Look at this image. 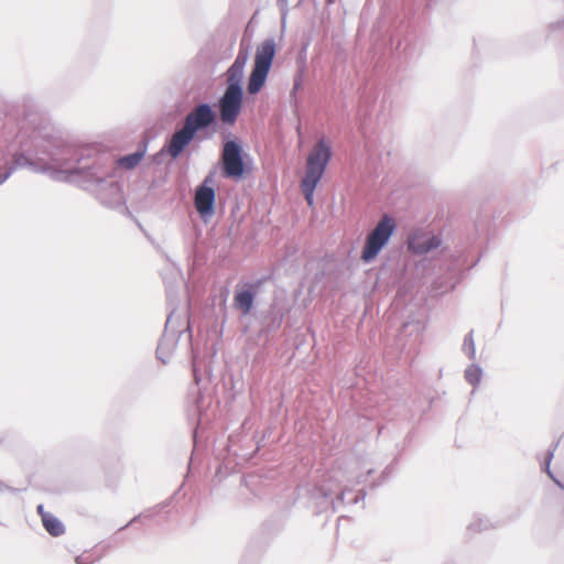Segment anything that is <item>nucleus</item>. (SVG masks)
Returning <instances> with one entry per match:
<instances>
[{
	"label": "nucleus",
	"instance_id": "f257e3e1",
	"mask_svg": "<svg viewBox=\"0 0 564 564\" xmlns=\"http://www.w3.org/2000/svg\"><path fill=\"white\" fill-rule=\"evenodd\" d=\"M330 158L332 150L329 143L325 139H321L314 145L306 159V170L301 182V188L310 206H313L315 188L319 183Z\"/></svg>",
	"mask_w": 564,
	"mask_h": 564
},
{
	"label": "nucleus",
	"instance_id": "f03ea898",
	"mask_svg": "<svg viewBox=\"0 0 564 564\" xmlns=\"http://www.w3.org/2000/svg\"><path fill=\"white\" fill-rule=\"evenodd\" d=\"M275 55V43L272 39H268L258 45L254 56V65L251 72L248 91L257 94L265 83Z\"/></svg>",
	"mask_w": 564,
	"mask_h": 564
},
{
	"label": "nucleus",
	"instance_id": "7ed1b4c3",
	"mask_svg": "<svg viewBox=\"0 0 564 564\" xmlns=\"http://www.w3.org/2000/svg\"><path fill=\"white\" fill-rule=\"evenodd\" d=\"M395 229V221L392 217L386 215L371 230L367 238L361 251V259L365 262L373 260L381 249L388 243L390 237Z\"/></svg>",
	"mask_w": 564,
	"mask_h": 564
},
{
	"label": "nucleus",
	"instance_id": "20e7f679",
	"mask_svg": "<svg viewBox=\"0 0 564 564\" xmlns=\"http://www.w3.org/2000/svg\"><path fill=\"white\" fill-rule=\"evenodd\" d=\"M242 89L241 87H227L219 99L220 120L226 124H234L241 111Z\"/></svg>",
	"mask_w": 564,
	"mask_h": 564
},
{
	"label": "nucleus",
	"instance_id": "39448f33",
	"mask_svg": "<svg viewBox=\"0 0 564 564\" xmlns=\"http://www.w3.org/2000/svg\"><path fill=\"white\" fill-rule=\"evenodd\" d=\"M223 173L229 178H241L245 173V165L241 156V149L235 141H228L224 145Z\"/></svg>",
	"mask_w": 564,
	"mask_h": 564
},
{
	"label": "nucleus",
	"instance_id": "423d86ee",
	"mask_svg": "<svg viewBox=\"0 0 564 564\" xmlns=\"http://www.w3.org/2000/svg\"><path fill=\"white\" fill-rule=\"evenodd\" d=\"M214 121L215 113L212 107L207 104H202L187 113L184 126L195 134L198 130L207 128Z\"/></svg>",
	"mask_w": 564,
	"mask_h": 564
},
{
	"label": "nucleus",
	"instance_id": "0eeeda50",
	"mask_svg": "<svg viewBox=\"0 0 564 564\" xmlns=\"http://www.w3.org/2000/svg\"><path fill=\"white\" fill-rule=\"evenodd\" d=\"M409 249L416 254H424L441 246V239L437 236L426 232H414L409 238Z\"/></svg>",
	"mask_w": 564,
	"mask_h": 564
},
{
	"label": "nucleus",
	"instance_id": "6e6552de",
	"mask_svg": "<svg viewBox=\"0 0 564 564\" xmlns=\"http://www.w3.org/2000/svg\"><path fill=\"white\" fill-rule=\"evenodd\" d=\"M215 202V191L205 185L197 188L195 194V207L202 216L212 215Z\"/></svg>",
	"mask_w": 564,
	"mask_h": 564
},
{
	"label": "nucleus",
	"instance_id": "1a4fd4ad",
	"mask_svg": "<svg viewBox=\"0 0 564 564\" xmlns=\"http://www.w3.org/2000/svg\"><path fill=\"white\" fill-rule=\"evenodd\" d=\"M195 134L187 129L185 126L176 131L170 141L169 144V153L172 158H177L182 151L185 149L186 145L191 143V141L194 139Z\"/></svg>",
	"mask_w": 564,
	"mask_h": 564
},
{
	"label": "nucleus",
	"instance_id": "9d476101",
	"mask_svg": "<svg viewBox=\"0 0 564 564\" xmlns=\"http://www.w3.org/2000/svg\"><path fill=\"white\" fill-rule=\"evenodd\" d=\"M248 61L247 54L239 53L234 64L227 70L228 87H241L240 82L243 76V69Z\"/></svg>",
	"mask_w": 564,
	"mask_h": 564
},
{
	"label": "nucleus",
	"instance_id": "9b49d317",
	"mask_svg": "<svg viewBox=\"0 0 564 564\" xmlns=\"http://www.w3.org/2000/svg\"><path fill=\"white\" fill-rule=\"evenodd\" d=\"M37 513L41 516L43 527L52 536H59L65 532L63 523L53 514L45 512L42 505L37 506Z\"/></svg>",
	"mask_w": 564,
	"mask_h": 564
},
{
	"label": "nucleus",
	"instance_id": "f8f14e48",
	"mask_svg": "<svg viewBox=\"0 0 564 564\" xmlns=\"http://www.w3.org/2000/svg\"><path fill=\"white\" fill-rule=\"evenodd\" d=\"M253 304V293L250 291L237 292L234 297V306L239 310L243 315H247Z\"/></svg>",
	"mask_w": 564,
	"mask_h": 564
},
{
	"label": "nucleus",
	"instance_id": "ddd939ff",
	"mask_svg": "<svg viewBox=\"0 0 564 564\" xmlns=\"http://www.w3.org/2000/svg\"><path fill=\"white\" fill-rule=\"evenodd\" d=\"M143 155H144V152L138 151L135 153H132V154H129V155H126V156L119 159L118 163L120 166L130 170V169L135 167L141 162Z\"/></svg>",
	"mask_w": 564,
	"mask_h": 564
},
{
	"label": "nucleus",
	"instance_id": "4468645a",
	"mask_svg": "<svg viewBox=\"0 0 564 564\" xmlns=\"http://www.w3.org/2000/svg\"><path fill=\"white\" fill-rule=\"evenodd\" d=\"M479 378H480V373H479V370L477 368H469L467 371H466V379L475 384L476 382L479 381Z\"/></svg>",
	"mask_w": 564,
	"mask_h": 564
},
{
	"label": "nucleus",
	"instance_id": "2eb2a0df",
	"mask_svg": "<svg viewBox=\"0 0 564 564\" xmlns=\"http://www.w3.org/2000/svg\"><path fill=\"white\" fill-rule=\"evenodd\" d=\"M560 510H561V513L564 516V500L561 503Z\"/></svg>",
	"mask_w": 564,
	"mask_h": 564
}]
</instances>
